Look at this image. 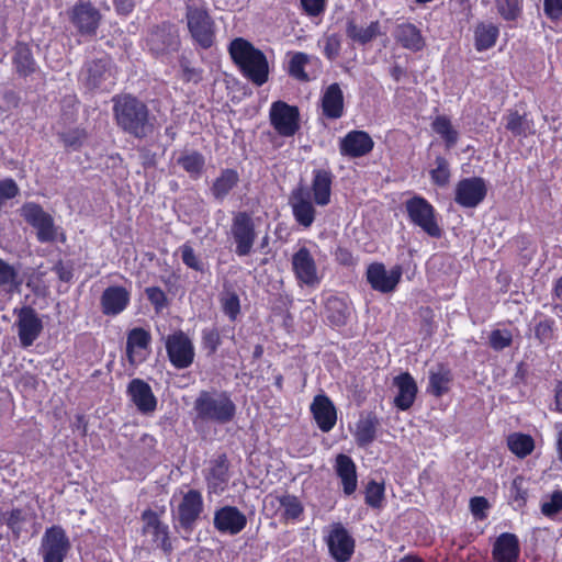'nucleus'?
<instances>
[{"instance_id":"nucleus-37","label":"nucleus","mask_w":562,"mask_h":562,"mask_svg":"<svg viewBox=\"0 0 562 562\" xmlns=\"http://www.w3.org/2000/svg\"><path fill=\"white\" fill-rule=\"evenodd\" d=\"M451 381V370L443 364H438L429 371L428 392L436 397H440L449 391Z\"/></svg>"},{"instance_id":"nucleus-35","label":"nucleus","mask_w":562,"mask_h":562,"mask_svg":"<svg viewBox=\"0 0 562 562\" xmlns=\"http://www.w3.org/2000/svg\"><path fill=\"white\" fill-rule=\"evenodd\" d=\"M333 175L325 169L314 170L312 191L317 205L325 206L330 202Z\"/></svg>"},{"instance_id":"nucleus-61","label":"nucleus","mask_w":562,"mask_h":562,"mask_svg":"<svg viewBox=\"0 0 562 562\" xmlns=\"http://www.w3.org/2000/svg\"><path fill=\"white\" fill-rule=\"evenodd\" d=\"M20 192L16 182L11 179L0 181V211L2 210L7 200L14 199Z\"/></svg>"},{"instance_id":"nucleus-46","label":"nucleus","mask_w":562,"mask_h":562,"mask_svg":"<svg viewBox=\"0 0 562 562\" xmlns=\"http://www.w3.org/2000/svg\"><path fill=\"white\" fill-rule=\"evenodd\" d=\"M26 521L27 513L22 508H13L8 513H3V525H7L11 530L14 539L20 538Z\"/></svg>"},{"instance_id":"nucleus-43","label":"nucleus","mask_w":562,"mask_h":562,"mask_svg":"<svg viewBox=\"0 0 562 562\" xmlns=\"http://www.w3.org/2000/svg\"><path fill=\"white\" fill-rule=\"evenodd\" d=\"M13 64L20 76L26 77L35 71V61L30 47L19 43L14 50Z\"/></svg>"},{"instance_id":"nucleus-60","label":"nucleus","mask_w":562,"mask_h":562,"mask_svg":"<svg viewBox=\"0 0 562 562\" xmlns=\"http://www.w3.org/2000/svg\"><path fill=\"white\" fill-rule=\"evenodd\" d=\"M562 509V491L558 490L551 494L550 501L541 505V513L546 517H553Z\"/></svg>"},{"instance_id":"nucleus-3","label":"nucleus","mask_w":562,"mask_h":562,"mask_svg":"<svg viewBox=\"0 0 562 562\" xmlns=\"http://www.w3.org/2000/svg\"><path fill=\"white\" fill-rule=\"evenodd\" d=\"M233 61L248 80L256 86L268 81L269 64L266 55L256 48L249 41L237 37L228 46Z\"/></svg>"},{"instance_id":"nucleus-49","label":"nucleus","mask_w":562,"mask_h":562,"mask_svg":"<svg viewBox=\"0 0 562 562\" xmlns=\"http://www.w3.org/2000/svg\"><path fill=\"white\" fill-rule=\"evenodd\" d=\"M310 63V56L306 53L296 52L292 55L288 72L296 80L306 82L310 81L308 75L305 72V66Z\"/></svg>"},{"instance_id":"nucleus-26","label":"nucleus","mask_w":562,"mask_h":562,"mask_svg":"<svg viewBox=\"0 0 562 562\" xmlns=\"http://www.w3.org/2000/svg\"><path fill=\"white\" fill-rule=\"evenodd\" d=\"M311 412L318 426L324 431H330L336 425L337 413L335 405L330 398L325 394H318L314 397L311 404Z\"/></svg>"},{"instance_id":"nucleus-6","label":"nucleus","mask_w":562,"mask_h":562,"mask_svg":"<svg viewBox=\"0 0 562 562\" xmlns=\"http://www.w3.org/2000/svg\"><path fill=\"white\" fill-rule=\"evenodd\" d=\"M229 234L235 244V254L238 257L249 256L258 237L252 215L239 211L233 215Z\"/></svg>"},{"instance_id":"nucleus-27","label":"nucleus","mask_w":562,"mask_h":562,"mask_svg":"<svg viewBox=\"0 0 562 562\" xmlns=\"http://www.w3.org/2000/svg\"><path fill=\"white\" fill-rule=\"evenodd\" d=\"M290 203L295 221L304 227H310L315 220V209L308 190L303 187L295 189L291 194Z\"/></svg>"},{"instance_id":"nucleus-15","label":"nucleus","mask_w":562,"mask_h":562,"mask_svg":"<svg viewBox=\"0 0 562 562\" xmlns=\"http://www.w3.org/2000/svg\"><path fill=\"white\" fill-rule=\"evenodd\" d=\"M166 350L171 364L177 369H186L193 363V344L181 330L168 336Z\"/></svg>"},{"instance_id":"nucleus-62","label":"nucleus","mask_w":562,"mask_h":562,"mask_svg":"<svg viewBox=\"0 0 562 562\" xmlns=\"http://www.w3.org/2000/svg\"><path fill=\"white\" fill-rule=\"evenodd\" d=\"M553 324L554 322L552 319H544L539 322L535 327V336L537 339H539L541 342H544L552 337L553 331Z\"/></svg>"},{"instance_id":"nucleus-16","label":"nucleus","mask_w":562,"mask_h":562,"mask_svg":"<svg viewBox=\"0 0 562 562\" xmlns=\"http://www.w3.org/2000/svg\"><path fill=\"white\" fill-rule=\"evenodd\" d=\"M299 110L283 101H276L270 109V121L274 130L284 137L293 136L300 128Z\"/></svg>"},{"instance_id":"nucleus-20","label":"nucleus","mask_w":562,"mask_h":562,"mask_svg":"<svg viewBox=\"0 0 562 562\" xmlns=\"http://www.w3.org/2000/svg\"><path fill=\"white\" fill-rule=\"evenodd\" d=\"M142 520L144 521V535L150 536L156 547L164 550L165 553H170L172 544L169 538L168 525L164 524L157 513L151 509H146L142 514Z\"/></svg>"},{"instance_id":"nucleus-47","label":"nucleus","mask_w":562,"mask_h":562,"mask_svg":"<svg viewBox=\"0 0 562 562\" xmlns=\"http://www.w3.org/2000/svg\"><path fill=\"white\" fill-rule=\"evenodd\" d=\"M177 162L192 177H199L205 165L204 157L199 151L186 153L178 158Z\"/></svg>"},{"instance_id":"nucleus-39","label":"nucleus","mask_w":562,"mask_h":562,"mask_svg":"<svg viewBox=\"0 0 562 562\" xmlns=\"http://www.w3.org/2000/svg\"><path fill=\"white\" fill-rule=\"evenodd\" d=\"M499 30L493 23H479L474 30V46L482 52L493 47L498 37Z\"/></svg>"},{"instance_id":"nucleus-4","label":"nucleus","mask_w":562,"mask_h":562,"mask_svg":"<svg viewBox=\"0 0 562 562\" xmlns=\"http://www.w3.org/2000/svg\"><path fill=\"white\" fill-rule=\"evenodd\" d=\"M204 510L203 496L198 490L186 492L179 504L172 509L175 528L184 532L188 538L196 526Z\"/></svg>"},{"instance_id":"nucleus-9","label":"nucleus","mask_w":562,"mask_h":562,"mask_svg":"<svg viewBox=\"0 0 562 562\" xmlns=\"http://www.w3.org/2000/svg\"><path fill=\"white\" fill-rule=\"evenodd\" d=\"M70 549V540L61 526L46 528L40 547L43 562H64Z\"/></svg>"},{"instance_id":"nucleus-22","label":"nucleus","mask_w":562,"mask_h":562,"mask_svg":"<svg viewBox=\"0 0 562 562\" xmlns=\"http://www.w3.org/2000/svg\"><path fill=\"white\" fill-rule=\"evenodd\" d=\"M374 146L372 137L364 131H351L340 139L339 151L349 158H359L368 155Z\"/></svg>"},{"instance_id":"nucleus-42","label":"nucleus","mask_w":562,"mask_h":562,"mask_svg":"<svg viewBox=\"0 0 562 562\" xmlns=\"http://www.w3.org/2000/svg\"><path fill=\"white\" fill-rule=\"evenodd\" d=\"M431 127L435 133L440 135L443 139L446 147L448 149L454 147L459 139V132L453 127L450 119L446 115L437 116L432 123Z\"/></svg>"},{"instance_id":"nucleus-57","label":"nucleus","mask_w":562,"mask_h":562,"mask_svg":"<svg viewBox=\"0 0 562 562\" xmlns=\"http://www.w3.org/2000/svg\"><path fill=\"white\" fill-rule=\"evenodd\" d=\"M145 294L157 313L168 306L167 295L159 286L146 288Z\"/></svg>"},{"instance_id":"nucleus-48","label":"nucleus","mask_w":562,"mask_h":562,"mask_svg":"<svg viewBox=\"0 0 562 562\" xmlns=\"http://www.w3.org/2000/svg\"><path fill=\"white\" fill-rule=\"evenodd\" d=\"M498 14L507 22L518 20L522 13V0H494Z\"/></svg>"},{"instance_id":"nucleus-8","label":"nucleus","mask_w":562,"mask_h":562,"mask_svg":"<svg viewBox=\"0 0 562 562\" xmlns=\"http://www.w3.org/2000/svg\"><path fill=\"white\" fill-rule=\"evenodd\" d=\"M81 79L89 90L110 91L115 86L114 66L109 57L86 63Z\"/></svg>"},{"instance_id":"nucleus-50","label":"nucleus","mask_w":562,"mask_h":562,"mask_svg":"<svg viewBox=\"0 0 562 562\" xmlns=\"http://www.w3.org/2000/svg\"><path fill=\"white\" fill-rule=\"evenodd\" d=\"M22 284L18 270L0 258V286H9L16 290Z\"/></svg>"},{"instance_id":"nucleus-53","label":"nucleus","mask_w":562,"mask_h":562,"mask_svg":"<svg viewBox=\"0 0 562 562\" xmlns=\"http://www.w3.org/2000/svg\"><path fill=\"white\" fill-rule=\"evenodd\" d=\"M59 140L66 148L72 150L79 149L87 138V133L82 128H72L66 132L58 133Z\"/></svg>"},{"instance_id":"nucleus-64","label":"nucleus","mask_w":562,"mask_h":562,"mask_svg":"<svg viewBox=\"0 0 562 562\" xmlns=\"http://www.w3.org/2000/svg\"><path fill=\"white\" fill-rule=\"evenodd\" d=\"M488 506V502L485 497L475 496L470 499L471 513L479 519H483L485 517V510Z\"/></svg>"},{"instance_id":"nucleus-25","label":"nucleus","mask_w":562,"mask_h":562,"mask_svg":"<svg viewBox=\"0 0 562 562\" xmlns=\"http://www.w3.org/2000/svg\"><path fill=\"white\" fill-rule=\"evenodd\" d=\"M130 301L131 294L124 286H108L100 297L102 313L106 316H116L127 307Z\"/></svg>"},{"instance_id":"nucleus-63","label":"nucleus","mask_w":562,"mask_h":562,"mask_svg":"<svg viewBox=\"0 0 562 562\" xmlns=\"http://www.w3.org/2000/svg\"><path fill=\"white\" fill-rule=\"evenodd\" d=\"M543 11L553 21L562 19V0H544Z\"/></svg>"},{"instance_id":"nucleus-13","label":"nucleus","mask_w":562,"mask_h":562,"mask_svg":"<svg viewBox=\"0 0 562 562\" xmlns=\"http://www.w3.org/2000/svg\"><path fill=\"white\" fill-rule=\"evenodd\" d=\"M403 274L401 266H394L391 270H386L381 262H373L368 266L366 277L371 288L380 293L387 294L395 291Z\"/></svg>"},{"instance_id":"nucleus-51","label":"nucleus","mask_w":562,"mask_h":562,"mask_svg":"<svg viewBox=\"0 0 562 562\" xmlns=\"http://www.w3.org/2000/svg\"><path fill=\"white\" fill-rule=\"evenodd\" d=\"M318 45H323V53L325 57L333 61L340 55L341 35L337 33L325 34L324 37L318 41Z\"/></svg>"},{"instance_id":"nucleus-11","label":"nucleus","mask_w":562,"mask_h":562,"mask_svg":"<svg viewBox=\"0 0 562 562\" xmlns=\"http://www.w3.org/2000/svg\"><path fill=\"white\" fill-rule=\"evenodd\" d=\"M24 220L36 229V237L40 243H53L57 238L58 228L54 218L46 213L37 203H25L21 209Z\"/></svg>"},{"instance_id":"nucleus-14","label":"nucleus","mask_w":562,"mask_h":562,"mask_svg":"<svg viewBox=\"0 0 562 562\" xmlns=\"http://www.w3.org/2000/svg\"><path fill=\"white\" fill-rule=\"evenodd\" d=\"M16 315L15 326L22 347L27 348L34 344L43 331V322L37 312L31 306L14 310Z\"/></svg>"},{"instance_id":"nucleus-5","label":"nucleus","mask_w":562,"mask_h":562,"mask_svg":"<svg viewBox=\"0 0 562 562\" xmlns=\"http://www.w3.org/2000/svg\"><path fill=\"white\" fill-rule=\"evenodd\" d=\"M187 26L193 42L202 49L211 48L215 43V22L204 7L188 4Z\"/></svg>"},{"instance_id":"nucleus-41","label":"nucleus","mask_w":562,"mask_h":562,"mask_svg":"<svg viewBox=\"0 0 562 562\" xmlns=\"http://www.w3.org/2000/svg\"><path fill=\"white\" fill-rule=\"evenodd\" d=\"M326 316L333 326H344L349 317V308L345 301L338 297H329L326 302Z\"/></svg>"},{"instance_id":"nucleus-21","label":"nucleus","mask_w":562,"mask_h":562,"mask_svg":"<svg viewBox=\"0 0 562 562\" xmlns=\"http://www.w3.org/2000/svg\"><path fill=\"white\" fill-rule=\"evenodd\" d=\"M127 395L143 415H150L157 408V398L150 385L142 379L131 380L127 385Z\"/></svg>"},{"instance_id":"nucleus-34","label":"nucleus","mask_w":562,"mask_h":562,"mask_svg":"<svg viewBox=\"0 0 562 562\" xmlns=\"http://www.w3.org/2000/svg\"><path fill=\"white\" fill-rule=\"evenodd\" d=\"M378 426L379 420L374 414L361 415L353 432L357 446L366 448L371 445L375 440Z\"/></svg>"},{"instance_id":"nucleus-17","label":"nucleus","mask_w":562,"mask_h":562,"mask_svg":"<svg viewBox=\"0 0 562 562\" xmlns=\"http://www.w3.org/2000/svg\"><path fill=\"white\" fill-rule=\"evenodd\" d=\"M487 187L485 180L480 177H471L460 180L456 186L454 201L463 207H475L486 196Z\"/></svg>"},{"instance_id":"nucleus-29","label":"nucleus","mask_w":562,"mask_h":562,"mask_svg":"<svg viewBox=\"0 0 562 562\" xmlns=\"http://www.w3.org/2000/svg\"><path fill=\"white\" fill-rule=\"evenodd\" d=\"M334 468L341 481L344 493L348 496L353 494L358 485L357 468L353 460L347 454L339 453Z\"/></svg>"},{"instance_id":"nucleus-12","label":"nucleus","mask_w":562,"mask_h":562,"mask_svg":"<svg viewBox=\"0 0 562 562\" xmlns=\"http://www.w3.org/2000/svg\"><path fill=\"white\" fill-rule=\"evenodd\" d=\"M68 18L78 34L92 37L101 22L100 11L90 2L79 1L69 11Z\"/></svg>"},{"instance_id":"nucleus-24","label":"nucleus","mask_w":562,"mask_h":562,"mask_svg":"<svg viewBox=\"0 0 562 562\" xmlns=\"http://www.w3.org/2000/svg\"><path fill=\"white\" fill-rule=\"evenodd\" d=\"M292 267L296 278L306 285L319 282L313 256L306 247H301L292 257Z\"/></svg>"},{"instance_id":"nucleus-38","label":"nucleus","mask_w":562,"mask_h":562,"mask_svg":"<svg viewBox=\"0 0 562 562\" xmlns=\"http://www.w3.org/2000/svg\"><path fill=\"white\" fill-rule=\"evenodd\" d=\"M380 24L373 21L367 27L359 26L353 19H349L346 23L347 36L361 45H366L378 36Z\"/></svg>"},{"instance_id":"nucleus-54","label":"nucleus","mask_w":562,"mask_h":562,"mask_svg":"<svg viewBox=\"0 0 562 562\" xmlns=\"http://www.w3.org/2000/svg\"><path fill=\"white\" fill-rule=\"evenodd\" d=\"M384 497V486L375 481H370L366 487V504L373 508L382 505Z\"/></svg>"},{"instance_id":"nucleus-7","label":"nucleus","mask_w":562,"mask_h":562,"mask_svg":"<svg viewBox=\"0 0 562 562\" xmlns=\"http://www.w3.org/2000/svg\"><path fill=\"white\" fill-rule=\"evenodd\" d=\"M146 45L156 57L171 55L179 50L181 40L178 29L170 22L153 26L147 35Z\"/></svg>"},{"instance_id":"nucleus-28","label":"nucleus","mask_w":562,"mask_h":562,"mask_svg":"<svg viewBox=\"0 0 562 562\" xmlns=\"http://www.w3.org/2000/svg\"><path fill=\"white\" fill-rule=\"evenodd\" d=\"M519 554L520 546L516 535L503 532L496 538L492 550L495 562H517Z\"/></svg>"},{"instance_id":"nucleus-33","label":"nucleus","mask_w":562,"mask_h":562,"mask_svg":"<svg viewBox=\"0 0 562 562\" xmlns=\"http://www.w3.org/2000/svg\"><path fill=\"white\" fill-rule=\"evenodd\" d=\"M205 480L210 492L218 493L225 490L229 480L228 460L226 454H221L211 462Z\"/></svg>"},{"instance_id":"nucleus-18","label":"nucleus","mask_w":562,"mask_h":562,"mask_svg":"<svg viewBox=\"0 0 562 562\" xmlns=\"http://www.w3.org/2000/svg\"><path fill=\"white\" fill-rule=\"evenodd\" d=\"M327 546L330 555L337 562L349 561L355 551V540L340 522L333 525L327 537Z\"/></svg>"},{"instance_id":"nucleus-31","label":"nucleus","mask_w":562,"mask_h":562,"mask_svg":"<svg viewBox=\"0 0 562 562\" xmlns=\"http://www.w3.org/2000/svg\"><path fill=\"white\" fill-rule=\"evenodd\" d=\"M394 385L398 393L394 398L397 408L406 411L412 407L417 394V384L408 372L401 373L394 378Z\"/></svg>"},{"instance_id":"nucleus-56","label":"nucleus","mask_w":562,"mask_h":562,"mask_svg":"<svg viewBox=\"0 0 562 562\" xmlns=\"http://www.w3.org/2000/svg\"><path fill=\"white\" fill-rule=\"evenodd\" d=\"M512 342L513 335L507 329H495L490 335V346L496 351H501L509 347Z\"/></svg>"},{"instance_id":"nucleus-19","label":"nucleus","mask_w":562,"mask_h":562,"mask_svg":"<svg viewBox=\"0 0 562 562\" xmlns=\"http://www.w3.org/2000/svg\"><path fill=\"white\" fill-rule=\"evenodd\" d=\"M214 528L221 533L238 535L247 525V517L235 506H223L215 510Z\"/></svg>"},{"instance_id":"nucleus-32","label":"nucleus","mask_w":562,"mask_h":562,"mask_svg":"<svg viewBox=\"0 0 562 562\" xmlns=\"http://www.w3.org/2000/svg\"><path fill=\"white\" fill-rule=\"evenodd\" d=\"M323 115L330 120L340 119L344 114V93L338 83L329 85L322 95Z\"/></svg>"},{"instance_id":"nucleus-10","label":"nucleus","mask_w":562,"mask_h":562,"mask_svg":"<svg viewBox=\"0 0 562 562\" xmlns=\"http://www.w3.org/2000/svg\"><path fill=\"white\" fill-rule=\"evenodd\" d=\"M411 222L420 227L430 237L439 238L442 234L435 216L434 206L422 196H414L405 203Z\"/></svg>"},{"instance_id":"nucleus-40","label":"nucleus","mask_w":562,"mask_h":562,"mask_svg":"<svg viewBox=\"0 0 562 562\" xmlns=\"http://www.w3.org/2000/svg\"><path fill=\"white\" fill-rule=\"evenodd\" d=\"M507 447L517 458L524 459L535 449V440L530 435L513 432L507 437Z\"/></svg>"},{"instance_id":"nucleus-58","label":"nucleus","mask_w":562,"mask_h":562,"mask_svg":"<svg viewBox=\"0 0 562 562\" xmlns=\"http://www.w3.org/2000/svg\"><path fill=\"white\" fill-rule=\"evenodd\" d=\"M223 312L232 319L235 321L240 312L239 297L235 292L226 293L222 300Z\"/></svg>"},{"instance_id":"nucleus-55","label":"nucleus","mask_w":562,"mask_h":562,"mask_svg":"<svg viewBox=\"0 0 562 562\" xmlns=\"http://www.w3.org/2000/svg\"><path fill=\"white\" fill-rule=\"evenodd\" d=\"M221 342V335L216 327H207L202 330V345L209 355H214Z\"/></svg>"},{"instance_id":"nucleus-23","label":"nucleus","mask_w":562,"mask_h":562,"mask_svg":"<svg viewBox=\"0 0 562 562\" xmlns=\"http://www.w3.org/2000/svg\"><path fill=\"white\" fill-rule=\"evenodd\" d=\"M151 341L149 331L135 327L127 334L126 356L131 364H138L146 359Z\"/></svg>"},{"instance_id":"nucleus-44","label":"nucleus","mask_w":562,"mask_h":562,"mask_svg":"<svg viewBox=\"0 0 562 562\" xmlns=\"http://www.w3.org/2000/svg\"><path fill=\"white\" fill-rule=\"evenodd\" d=\"M505 127L514 136H527L531 130V123L527 120L526 114L521 115L518 111H509L505 117Z\"/></svg>"},{"instance_id":"nucleus-30","label":"nucleus","mask_w":562,"mask_h":562,"mask_svg":"<svg viewBox=\"0 0 562 562\" xmlns=\"http://www.w3.org/2000/svg\"><path fill=\"white\" fill-rule=\"evenodd\" d=\"M393 36L402 47L412 52H419L426 45L420 30L409 22L397 24L394 29Z\"/></svg>"},{"instance_id":"nucleus-36","label":"nucleus","mask_w":562,"mask_h":562,"mask_svg":"<svg viewBox=\"0 0 562 562\" xmlns=\"http://www.w3.org/2000/svg\"><path fill=\"white\" fill-rule=\"evenodd\" d=\"M239 175L235 169H223L211 187V193L218 202L224 201L231 191L238 184Z\"/></svg>"},{"instance_id":"nucleus-2","label":"nucleus","mask_w":562,"mask_h":562,"mask_svg":"<svg viewBox=\"0 0 562 562\" xmlns=\"http://www.w3.org/2000/svg\"><path fill=\"white\" fill-rule=\"evenodd\" d=\"M194 423L226 425L234 420L237 412L231 394L226 391L202 390L193 402Z\"/></svg>"},{"instance_id":"nucleus-45","label":"nucleus","mask_w":562,"mask_h":562,"mask_svg":"<svg viewBox=\"0 0 562 562\" xmlns=\"http://www.w3.org/2000/svg\"><path fill=\"white\" fill-rule=\"evenodd\" d=\"M277 499L283 509L282 517L285 520H296L303 514V505L296 496L284 494L278 496Z\"/></svg>"},{"instance_id":"nucleus-59","label":"nucleus","mask_w":562,"mask_h":562,"mask_svg":"<svg viewBox=\"0 0 562 562\" xmlns=\"http://www.w3.org/2000/svg\"><path fill=\"white\" fill-rule=\"evenodd\" d=\"M179 251L181 254V259L183 263L195 271H203V263L200 260L199 256L195 254L194 249L189 244H183Z\"/></svg>"},{"instance_id":"nucleus-52","label":"nucleus","mask_w":562,"mask_h":562,"mask_svg":"<svg viewBox=\"0 0 562 562\" xmlns=\"http://www.w3.org/2000/svg\"><path fill=\"white\" fill-rule=\"evenodd\" d=\"M436 168L430 170V178L438 187H446L450 181V167L448 160L442 157H436Z\"/></svg>"},{"instance_id":"nucleus-1","label":"nucleus","mask_w":562,"mask_h":562,"mask_svg":"<svg viewBox=\"0 0 562 562\" xmlns=\"http://www.w3.org/2000/svg\"><path fill=\"white\" fill-rule=\"evenodd\" d=\"M116 125L135 138H145L154 132L155 116L148 106L132 94H117L112 98Z\"/></svg>"}]
</instances>
